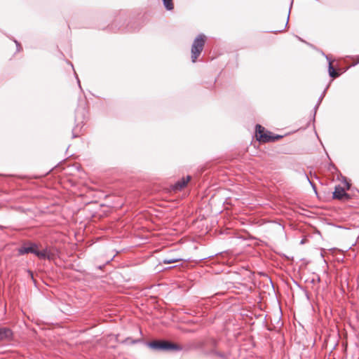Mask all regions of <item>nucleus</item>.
Segmentation results:
<instances>
[{
    "mask_svg": "<svg viewBox=\"0 0 359 359\" xmlns=\"http://www.w3.org/2000/svg\"><path fill=\"white\" fill-rule=\"evenodd\" d=\"M346 189H350V187H351V184L348 183V182H346Z\"/></svg>",
    "mask_w": 359,
    "mask_h": 359,
    "instance_id": "obj_23",
    "label": "nucleus"
},
{
    "mask_svg": "<svg viewBox=\"0 0 359 359\" xmlns=\"http://www.w3.org/2000/svg\"><path fill=\"white\" fill-rule=\"evenodd\" d=\"M163 4L167 11H172L174 8L172 0H162Z\"/></svg>",
    "mask_w": 359,
    "mask_h": 359,
    "instance_id": "obj_13",
    "label": "nucleus"
},
{
    "mask_svg": "<svg viewBox=\"0 0 359 359\" xmlns=\"http://www.w3.org/2000/svg\"><path fill=\"white\" fill-rule=\"evenodd\" d=\"M289 17H290V13H288L287 19V22H286V23H285V27H287V24H288Z\"/></svg>",
    "mask_w": 359,
    "mask_h": 359,
    "instance_id": "obj_24",
    "label": "nucleus"
},
{
    "mask_svg": "<svg viewBox=\"0 0 359 359\" xmlns=\"http://www.w3.org/2000/svg\"><path fill=\"white\" fill-rule=\"evenodd\" d=\"M206 36L203 34H198L191 46V60L195 62L196 59L201 55L205 42Z\"/></svg>",
    "mask_w": 359,
    "mask_h": 359,
    "instance_id": "obj_2",
    "label": "nucleus"
},
{
    "mask_svg": "<svg viewBox=\"0 0 359 359\" xmlns=\"http://www.w3.org/2000/svg\"><path fill=\"white\" fill-rule=\"evenodd\" d=\"M38 249V245L35 243L27 242L18 249V255L21 256L25 254L32 253L35 255L36 250Z\"/></svg>",
    "mask_w": 359,
    "mask_h": 359,
    "instance_id": "obj_5",
    "label": "nucleus"
},
{
    "mask_svg": "<svg viewBox=\"0 0 359 359\" xmlns=\"http://www.w3.org/2000/svg\"><path fill=\"white\" fill-rule=\"evenodd\" d=\"M183 259L180 257H166L162 259V263L165 264H174L182 261Z\"/></svg>",
    "mask_w": 359,
    "mask_h": 359,
    "instance_id": "obj_11",
    "label": "nucleus"
},
{
    "mask_svg": "<svg viewBox=\"0 0 359 359\" xmlns=\"http://www.w3.org/2000/svg\"><path fill=\"white\" fill-rule=\"evenodd\" d=\"M76 77L77 82H78V84H79V88H81V83H80V81H79V78H78V76H77V75H76Z\"/></svg>",
    "mask_w": 359,
    "mask_h": 359,
    "instance_id": "obj_22",
    "label": "nucleus"
},
{
    "mask_svg": "<svg viewBox=\"0 0 359 359\" xmlns=\"http://www.w3.org/2000/svg\"><path fill=\"white\" fill-rule=\"evenodd\" d=\"M292 4H293V0H292V1H291V6L292 5Z\"/></svg>",
    "mask_w": 359,
    "mask_h": 359,
    "instance_id": "obj_27",
    "label": "nucleus"
},
{
    "mask_svg": "<svg viewBox=\"0 0 359 359\" xmlns=\"http://www.w3.org/2000/svg\"><path fill=\"white\" fill-rule=\"evenodd\" d=\"M12 330L6 327H0V341L9 340L12 338Z\"/></svg>",
    "mask_w": 359,
    "mask_h": 359,
    "instance_id": "obj_9",
    "label": "nucleus"
},
{
    "mask_svg": "<svg viewBox=\"0 0 359 359\" xmlns=\"http://www.w3.org/2000/svg\"><path fill=\"white\" fill-rule=\"evenodd\" d=\"M204 354L210 357L215 356L219 359H229L231 355V351L229 349L222 350L220 347H218L217 348L204 351Z\"/></svg>",
    "mask_w": 359,
    "mask_h": 359,
    "instance_id": "obj_4",
    "label": "nucleus"
},
{
    "mask_svg": "<svg viewBox=\"0 0 359 359\" xmlns=\"http://www.w3.org/2000/svg\"><path fill=\"white\" fill-rule=\"evenodd\" d=\"M197 347L204 353V351L217 348L219 346L218 340L215 338L210 337L205 340L198 341L197 343Z\"/></svg>",
    "mask_w": 359,
    "mask_h": 359,
    "instance_id": "obj_3",
    "label": "nucleus"
},
{
    "mask_svg": "<svg viewBox=\"0 0 359 359\" xmlns=\"http://www.w3.org/2000/svg\"><path fill=\"white\" fill-rule=\"evenodd\" d=\"M328 72L330 76L332 78H336L339 76V73L333 67L332 62L330 60H329Z\"/></svg>",
    "mask_w": 359,
    "mask_h": 359,
    "instance_id": "obj_12",
    "label": "nucleus"
},
{
    "mask_svg": "<svg viewBox=\"0 0 359 359\" xmlns=\"http://www.w3.org/2000/svg\"><path fill=\"white\" fill-rule=\"evenodd\" d=\"M359 63V57H358V60L353 65V66L354 65H356Z\"/></svg>",
    "mask_w": 359,
    "mask_h": 359,
    "instance_id": "obj_26",
    "label": "nucleus"
},
{
    "mask_svg": "<svg viewBox=\"0 0 359 359\" xmlns=\"http://www.w3.org/2000/svg\"><path fill=\"white\" fill-rule=\"evenodd\" d=\"M271 135L272 133L266 130L264 135H257V140L263 143L271 142Z\"/></svg>",
    "mask_w": 359,
    "mask_h": 359,
    "instance_id": "obj_10",
    "label": "nucleus"
},
{
    "mask_svg": "<svg viewBox=\"0 0 359 359\" xmlns=\"http://www.w3.org/2000/svg\"><path fill=\"white\" fill-rule=\"evenodd\" d=\"M306 179L309 180V182H310V184L312 185V187H313V188H315V186H314V185H313V183L309 180V177H308V176H306Z\"/></svg>",
    "mask_w": 359,
    "mask_h": 359,
    "instance_id": "obj_25",
    "label": "nucleus"
},
{
    "mask_svg": "<svg viewBox=\"0 0 359 359\" xmlns=\"http://www.w3.org/2000/svg\"><path fill=\"white\" fill-rule=\"evenodd\" d=\"M332 198L334 199L339 200H348L350 198V196L345 191L344 189L342 187H341L340 185H337L335 187Z\"/></svg>",
    "mask_w": 359,
    "mask_h": 359,
    "instance_id": "obj_6",
    "label": "nucleus"
},
{
    "mask_svg": "<svg viewBox=\"0 0 359 359\" xmlns=\"http://www.w3.org/2000/svg\"><path fill=\"white\" fill-rule=\"evenodd\" d=\"M327 88H328V86H327V87H326V88L324 90V91L323 92V93L321 94V95L319 97L318 100V102L321 103V102H322V100H323V97H325V93H326V91H327Z\"/></svg>",
    "mask_w": 359,
    "mask_h": 359,
    "instance_id": "obj_16",
    "label": "nucleus"
},
{
    "mask_svg": "<svg viewBox=\"0 0 359 359\" xmlns=\"http://www.w3.org/2000/svg\"><path fill=\"white\" fill-rule=\"evenodd\" d=\"M35 255L41 259L52 260L54 258V254L48 248L43 250H38L36 249Z\"/></svg>",
    "mask_w": 359,
    "mask_h": 359,
    "instance_id": "obj_7",
    "label": "nucleus"
},
{
    "mask_svg": "<svg viewBox=\"0 0 359 359\" xmlns=\"http://www.w3.org/2000/svg\"><path fill=\"white\" fill-rule=\"evenodd\" d=\"M328 169H329L330 170H337V167H336V166L334 165V164H333L332 163H331L330 164Z\"/></svg>",
    "mask_w": 359,
    "mask_h": 359,
    "instance_id": "obj_20",
    "label": "nucleus"
},
{
    "mask_svg": "<svg viewBox=\"0 0 359 359\" xmlns=\"http://www.w3.org/2000/svg\"><path fill=\"white\" fill-rule=\"evenodd\" d=\"M191 178V177L190 175H187L186 177H183L180 180H178L172 186V189L175 191L181 190L182 189L187 186V183L190 181Z\"/></svg>",
    "mask_w": 359,
    "mask_h": 359,
    "instance_id": "obj_8",
    "label": "nucleus"
},
{
    "mask_svg": "<svg viewBox=\"0 0 359 359\" xmlns=\"http://www.w3.org/2000/svg\"><path fill=\"white\" fill-rule=\"evenodd\" d=\"M14 42H15V44H16L18 51H19V50H20V43H19L18 41H16V40H14Z\"/></svg>",
    "mask_w": 359,
    "mask_h": 359,
    "instance_id": "obj_21",
    "label": "nucleus"
},
{
    "mask_svg": "<svg viewBox=\"0 0 359 359\" xmlns=\"http://www.w3.org/2000/svg\"><path fill=\"white\" fill-rule=\"evenodd\" d=\"M266 131V130L265 129V128H264L261 125H259V124L256 125L255 134H256L257 138V135H264V133H265Z\"/></svg>",
    "mask_w": 359,
    "mask_h": 359,
    "instance_id": "obj_14",
    "label": "nucleus"
},
{
    "mask_svg": "<svg viewBox=\"0 0 359 359\" xmlns=\"http://www.w3.org/2000/svg\"><path fill=\"white\" fill-rule=\"evenodd\" d=\"M282 138L281 135H271V142H273L279 139Z\"/></svg>",
    "mask_w": 359,
    "mask_h": 359,
    "instance_id": "obj_17",
    "label": "nucleus"
},
{
    "mask_svg": "<svg viewBox=\"0 0 359 359\" xmlns=\"http://www.w3.org/2000/svg\"><path fill=\"white\" fill-rule=\"evenodd\" d=\"M126 341L128 343V344H137V343H140L142 341V339H132L131 338H127L126 339Z\"/></svg>",
    "mask_w": 359,
    "mask_h": 359,
    "instance_id": "obj_15",
    "label": "nucleus"
},
{
    "mask_svg": "<svg viewBox=\"0 0 359 359\" xmlns=\"http://www.w3.org/2000/svg\"><path fill=\"white\" fill-rule=\"evenodd\" d=\"M146 345L151 349L157 351H180L182 347L177 344L166 340H154L146 342Z\"/></svg>",
    "mask_w": 359,
    "mask_h": 359,
    "instance_id": "obj_1",
    "label": "nucleus"
},
{
    "mask_svg": "<svg viewBox=\"0 0 359 359\" xmlns=\"http://www.w3.org/2000/svg\"><path fill=\"white\" fill-rule=\"evenodd\" d=\"M79 123L76 124V127L73 128L72 130V138L77 137L79 136L78 133L76 132V127L78 126Z\"/></svg>",
    "mask_w": 359,
    "mask_h": 359,
    "instance_id": "obj_18",
    "label": "nucleus"
},
{
    "mask_svg": "<svg viewBox=\"0 0 359 359\" xmlns=\"http://www.w3.org/2000/svg\"><path fill=\"white\" fill-rule=\"evenodd\" d=\"M320 103L319 102H317V104L315 105L314 107V109H313V111H314V114H313V121L315 120V116H316V111L320 106Z\"/></svg>",
    "mask_w": 359,
    "mask_h": 359,
    "instance_id": "obj_19",
    "label": "nucleus"
}]
</instances>
